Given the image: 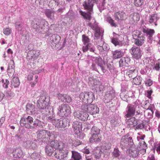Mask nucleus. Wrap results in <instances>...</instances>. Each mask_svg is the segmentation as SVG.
I'll use <instances>...</instances> for the list:
<instances>
[{
	"mask_svg": "<svg viewBox=\"0 0 160 160\" xmlns=\"http://www.w3.org/2000/svg\"><path fill=\"white\" fill-rule=\"evenodd\" d=\"M14 62L13 60H11L8 64V66L7 70L8 71L9 69H14L15 66L14 65Z\"/></svg>",
	"mask_w": 160,
	"mask_h": 160,
	"instance_id": "56",
	"label": "nucleus"
},
{
	"mask_svg": "<svg viewBox=\"0 0 160 160\" xmlns=\"http://www.w3.org/2000/svg\"><path fill=\"white\" fill-rule=\"evenodd\" d=\"M132 82L136 85H139L141 84L142 81L141 77H135L133 78Z\"/></svg>",
	"mask_w": 160,
	"mask_h": 160,
	"instance_id": "49",
	"label": "nucleus"
},
{
	"mask_svg": "<svg viewBox=\"0 0 160 160\" xmlns=\"http://www.w3.org/2000/svg\"><path fill=\"white\" fill-rule=\"evenodd\" d=\"M108 22L110 24L112 27H116L117 24L114 22V21L111 17H108L107 18Z\"/></svg>",
	"mask_w": 160,
	"mask_h": 160,
	"instance_id": "52",
	"label": "nucleus"
},
{
	"mask_svg": "<svg viewBox=\"0 0 160 160\" xmlns=\"http://www.w3.org/2000/svg\"><path fill=\"white\" fill-rule=\"evenodd\" d=\"M72 101V99L69 95L66 94L65 95L64 99L63 100V102L70 103Z\"/></svg>",
	"mask_w": 160,
	"mask_h": 160,
	"instance_id": "55",
	"label": "nucleus"
},
{
	"mask_svg": "<svg viewBox=\"0 0 160 160\" xmlns=\"http://www.w3.org/2000/svg\"><path fill=\"white\" fill-rule=\"evenodd\" d=\"M63 121V128H64L69 125V120L67 118L62 119Z\"/></svg>",
	"mask_w": 160,
	"mask_h": 160,
	"instance_id": "53",
	"label": "nucleus"
},
{
	"mask_svg": "<svg viewBox=\"0 0 160 160\" xmlns=\"http://www.w3.org/2000/svg\"><path fill=\"white\" fill-rule=\"evenodd\" d=\"M142 31L144 33L146 34L147 36L148 37V42L150 43H151L152 42L151 38L155 32L154 30L153 29H149L144 26L142 27Z\"/></svg>",
	"mask_w": 160,
	"mask_h": 160,
	"instance_id": "17",
	"label": "nucleus"
},
{
	"mask_svg": "<svg viewBox=\"0 0 160 160\" xmlns=\"http://www.w3.org/2000/svg\"><path fill=\"white\" fill-rule=\"evenodd\" d=\"M33 122V118L30 116L26 117H24L21 118L20 123L21 126H24L25 128H29L31 124Z\"/></svg>",
	"mask_w": 160,
	"mask_h": 160,
	"instance_id": "14",
	"label": "nucleus"
},
{
	"mask_svg": "<svg viewBox=\"0 0 160 160\" xmlns=\"http://www.w3.org/2000/svg\"><path fill=\"white\" fill-rule=\"evenodd\" d=\"M130 61V58L128 57L121 58L119 61V65L120 67L127 66L128 62Z\"/></svg>",
	"mask_w": 160,
	"mask_h": 160,
	"instance_id": "35",
	"label": "nucleus"
},
{
	"mask_svg": "<svg viewBox=\"0 0 160 160\" xmlns=\"http://www.w3.org/2000/svg\"><path fill=\"white\" fill-rule=\"evenodd\" d=\"M7 72L8 73V76L10 77H12L13 75L15 72L14 69H9V71L7 70Z\"/></svg>",
	"mask_w": 160,
	"mask_h": 160,
	"instance_id": "64",
	"label": "nucleus"
},
{
	"mask_svg": "<svg viewBox=\"0 0 160 160\" xmlns=\"http://www.w3.org/2000/svg\"><path fill=\"white\" fill-rule=\"evenodd\" d=\"M139 151L137 148H131L130 149V155L133 158L136 157L138 155Z\"/></svg>",
	"mask_w": 160,
	"mask_h": 160,
	"instance_id": "44",
	"label": "nucleus"
},
{
	"mask_svg": "<svg viewBox=\"0 0 160 160\" xmlns=\"http://www.w3.org/2000/svg\"><path fill=\"white\" fill-rule=\"evenodd\" d=\"M59 4L58 1L55 0H52L50 1L49 4V5L51 6V7H52L55 5L58 6Z\"/></svg>",
	"mask_w": 160,
	"mask_h": 160,
	"instance_id": "59",
	"label": "nucleus"
},
{
	"mask_svg": "<svg viewBox=\"0 0 160 160\" xmlns=\"http://www.w3.org/2000/svg\"><path fill=\"white\" fill-rule=\"evenodd\" d=\"M112 54L113 58L116 59L120 58L123 56L124 53L121 50H116L112 52Z\"/></svg>",
	"mask_w": 160,
	"mask_h": 160,
	"instance_id": "38",
	"label": "nucleus"
},
{
	"mask_svg": "<svg viewBox=\"0 0 160 160\" xmlns=\"http://www.w3.org/2000/svg\"><path fill=\"white\" fill-rule=\"evenodd\" d=\"M71 159L72 160H82V156L81 154L77 152L72 151Z\"/></svg>",
	"mask_w": 160,
	"mask_h": 160,
	"instance_id": "34",
	"label": "nucleus"
},
{
	"mask_svg": "<svg viewBox=\"0 0 160 160\" xmlns=\"http://www.w3.org/2000/svg\"><path fill=\"white\" fill-rule=\"evenodd\" d=\"M145 38L144 35L141 36L140 38H138L135 40L134 44L138 46H142L144 42Z\"/></svg>",
	"mask_w": 160,
	"mask_h": 160,
	"instance_id": "40",
	"label": "nucleus"
},
{
	"mask_svg": "<svg viewBox=\"0 0 160 160\" xmlns=\"http://www.w3.org/2000/svg\"><path fill=\"white\" fill-rule=\"evenodd\" d=\"M113 34L114 37H115V35L118 36V37H116V38H114L112 39V42L115 46H117L118 45L119 46H122V45H125L124 42L123 41H121L119 40V37H120V35H117L115 33L113 32Z\"/></svg>",
	"mask_w": 160,
	"mask_h": 160,
	"instance_id": "22",
	"label": "nucleus"
},
{
	"mask_svg": "<svg viewBox=\"0 0 160 160\" xmlns=\"http://www.w3.org/2000/svg\"><path fill=\"white\" fill-rule=\"evenodd\" d=\"M143 128L146 131H148L150 130L151 127L148 123L144 124Z\"/></svg>",
	"mask_w": 160,
	"mask_h": 160,
	"instance_id": "63",
	"label": "nucleus"
},
{
	"mask_svg": "<svg viewBox=\"0 0 160 160\" xmlns=\"http://www.w3.org/2000/svg\"><path fill=\"white\" fill-rule=\"evenodd\" d=\"M24 146L27 149L33 150L35 149L37 147L35 142L30 140L26 141L24 143Z\"/></svg>",
	"mask_w": 160,
	"mask_h": 160,
	"instance_id": "27",
	"label": "nucleus"
},
{
	"mask_svg": "<svg viewBox=\"0 0 160 160\" xmlns=\"http://www.w3.org/2000/svg\"><path fill=\"white\" fill-rule=\"evenodd\" d=\"M31 157L33 160H40L41 158L40 154L36 152L32 153L31 155Z\"/></svg>",
	"mask_w": 160,
	"mask_h": 160,
	"instance_id": "47",
	"label": "nucleus"
},
{
	"mask_svg": "<svg viewBox=\"0 0 160 160\" xmlns=\"http://www.w3.org/2000/svg\"><path fill=\"white\" fill-rule=\"evenodd\" d=\"M129 52L132 55V57L137 60L141 58L142 54V51L140 48L136 46H133L129 50Z\"/></svg>",
	"mask_w": 160,
	"mask_h": 160,
	"instance_id": "11",
	"label": "nucleus"
},
{
	"mask_svg": "<svg viewBox=\"0 0 160 160\" xmlns=\"http://www.w3.org/2000/svg\"><path fill=\"white\" fill-rule=\"evenodd\" d=\"M56 133L54 132H50L45 130H40L38 132V139L42 142H48L49 145L51 140L56 138Z\"/></svg>",
	"mask_w": 160,
	"mask_h": 160,
	"instance_id": "4",
	"label": "nucleus"
},
{
	"mask_svg": "<svg viewBox=\"0 0 160 160\" xmlns=\"http://www.w3.org/2000/svg\"><path fill=\"white\" fill-rule=\"evenodd\" d=\"M128 126L129 128H132L136 126L138 124L137 120L134 117L129 119L127 121Z\"/></svg>",
	"mask_w": 160,
	"mask_h": 160,
	"instance_id": "33",
	"label": "nucleus"
},
{
	"mask_svg": "<svg viewBox=\"0 0 160 160\" xmlns=\"http://www.w3.org/2000/svg\"><path fill=\"white\" fill-rule=\"evenodd\" d=\"M79 97L83 102L89 103H91L95 98L94 94L92 92H82Z\"/></svg>",
	"mask_w": 160,
	"mask_h": 160,
	"instance_id": "9",
	"label": "nucleus"
},
{
	"mask_svg": "<svg viewBox=\"0 0 160 160\" xmlns=\"http://www.w3.org/2000/svg\"><path fill=\"white\" fill-rule=\"evenodd\" d=\"M56 141H58L55 140V139L51 140V141H50L49 145H48V142L47 143V145L46 146L45 150L46 154L48 156H51L52 155L53 153V154H54L55 152H53V148H54V147L51 144V142L52 141L54 142Z\"/></svg>",
	"mask_w": 160,
	"mask_h": 160,
	"instance_id": "19",
	"label": "nucleus"
},
{
	"mask_svg": "<svg viewBox=\"0 0 160 160\" xmlns=\"http://www.w3.org/2000/svg\"><path fill=\"white\" fill-rule=\"evenodd\" d=\"M134 92H135L133 91H131L128 92L125 95H121V98L123 100L128 102L130 98H133L135 97V95L134 94Z\"/></svg>",
	"mask_w": 160,
	"mask_h": 160,
	"instance_id": "29",
	"label": "nucleus"
},
{
	"mask_svg": "<svg viewBox=\"0 0 160 160\" xmlns=\"http://www.w3.org/2000/svg\"><path fill=\"white\" fill-rule=\"evenodd\" d=\"M19 84L20 82L18 78L17 77L14 76L11 83V85L12 87H18Z\"/></svg>",
	"mask_w": 160,
	"mask_h": 160,
	"instance_id": "39",
	"label": "nucleus"
},
{
	"mask_svg": "<svg viewBox=\"0 0 160 160\" xmlns=\"http://www.w3.org/2000/svg\"><path fill=\"white\" fill-rule=\"evenodd\" d=\"M99 111V109L97 106L92 104L89 105L88 113L93 115L98 113Z\"/></svg>",
	"mask_w": 160,
	"mask_h": 160,
	"instance_id": "30",
	"label": "nucleus"
},
{
	"mask_svg": "<svg viewBox=\"0 0 160 160\" xmlns=\"http://www.w3.org/2000/svg\"><path fill=\"white\" fill-rule=\"evenodd\" d=\"M121 153L118 148H116L114 149L113 151L112 152V155L114 158H119L120 156Z\"/></svg>",
	"mask_w": 160,
	"mask_h": 160,
	"instance_id": "48",
	"label": "nucleus"
},
{
	"mask_svg": "<svg viewBox=\"0 0 160 160\" xmlns=\"http://www.w3.org/2000/svg\"><path fill=\"white\" fill-rule=\"evenodd\" d=\"M43 124V123L41 121L36 119L33 122V125H30L29 128L33 129L37 128L40 127L42 126Z\"/></svg>",
	"mask_w": 160,
	"mask_h": 160,
	"instance_id": "37",
	"label": "nucleus"
},
{
	"mask_svg": "<svg viewBox=\"0 0 160 160\" xmlns=\"http://www.w3.org/2000/svg\"><path fill=\"white\" fill-rule=\"evenodd\" d=\"M100 132V129L94 126L91 129V135L93 134H97L98 135L99 134Z\"/></svg>",
	"mask_w": 160,
	"mask_h": 160,
	"instance_id": "50",
	"label": "nucleus"
},
{
	"mask_svg": "<svg viewBox=\"0 0 160 160\" xmlns=\"http://www.w3.org/2000/svg\"><path fill=\"white\" fill-rule=\"evenodd\" d=\"M88 83L90 85L92 86H96L95 88L97 91L100 92L104 91L107 88L106 87H104L102 84H97V81L91 78L89 79Z\"/></svg>",
	"mask_w": 160,
	"mask_h": 160,
	"instance_id": "16",
	"label": "nucleus"
},
{
	"mask_svg": "<svg viewBox=\"0 0 160 160\" xmlns=\"http://www.w3.org/2000/svg\"><path fill=\"white\" fill-rule=\"evenodd\" d=\"M94 24L93 25L92 23H88V25L93 30L95 31L94 33V37H97L99 36V35H101L104 32V30L100 27L98 26L97 23L96 22L95 20L94 19Z\"/></svg>",
	"mask_w": 160,
	"mask_h": 160,
	"instance_id": "15",
	"label": "nucleus"
},
{
	"mask_svg": "<svg viewBox=\"0 0 160 160\" xmlns=\"http://www.w3.org/2000/svg\"><path fill=\"white\" fill-rule=\"evenodd\" d=\"M69 142L70 143L72 144V145L75 146H78L81 144L80 142L76 141L74 140L69 139Z\"/></svg>",
	"mask_w": 160,
	"mask_h": 160,
	"instance_id": "57",
	"label": "nucleus"
},
{
	"mask_svg": "<svg viewBox=\"0 0 160 160\" xmlns=\"http://www.w3.org/2000/svg\"><path fill=\"white\" fill-rule=\"evenodd\" d=\"M90 142L92 143L94 142H98L101 141V139L98 137V135L96 134L92 135L91 137L89 139Z\"/></svg>",
	"mask_w": 160,
	"mask_h": 160,
	"instance_id": "43",
	"label": "nucleus"
},
{
	"mask_svg": "<svg viewBox=\"0 0 160 160\" xmlns=\"http://www.w3.org/2000/svg\"><path fill=\"white\" fill-rule=\"evenodd\" d=\"M114 16L116 20H123L127 18V16L125 12L123 11H119L114 13Z\"/></svg>",
	"mask_w": 160,
	"mask_h": 160,
	"instance_id": "26",
	"label": "nucleus"
},
{
	"mask_svg": "<svg viewBox=\"0 0 160 160\" xmlns=\"http://www.w3.org/2000/svg\"><path fill=\"white\" fill-rule=\"evenodd\" d=\"M101 35H102V34L99 35V36H98V37H94L95 43L97 45V46H98V45L102 46L104 42L102 38L101 37Z\"/></svg>",
	"mask_w": 160,
	"mask_h": 160,
	"instance_id": "42",
	"label": "nucleus"
},
{
	"mask_svg": "<svg viewBox=\"0 0 160 160\" xmlns=\"http://www.w3.org/2000/svg\"><path fill=\"white\" fill-rule=\"evenodd\" d=\"M11 29L9 28H7L3 30L4 33L6 35H9L11 33Z\"/></svg>",
	"mask_w": 160,
	"mask_h": 160,
	"instance_id": "62",
	"label": "nucleus"
},
{
	"mask_svg": "<svg viewBox=\"0 0 160 160\" xmlns=\"http://www.w3.org/2000/svg\"><path fill=\"white\" fill-rule=\"evenodd\" d=\"M12 154L14 158H17L22 157L23 155V153L21 148H16L13 149Z\"/></svg>",
	"mask_w": 160,
	"mask_h": 160,
	"instance_id": "32",
	"label": "nucleus"
},
{
	"mask_svg": "<svg viewBox=\"0 0 160 160\" xmlns=\"http://www.w3.org/2000/svg\"><path fill=\"white\" fill-rule=\"evenodd\" d=\"M82 41L83 43L82 48L84 52H86L88 50H89L91 52H94L95 48L93 45L89 43V39L88 37L85 35H83L82 36Z\"/></svg>",
	"mask_w": 160,
	"mask_h": 160,
	"instance_id": "7",
	"label": "nucleus"
},
{
	"mask_svg": "<svg viewBox=\"0 0 160 160\" xmlns=\"http://www.w3.org/2000/svg\"><path fill=\"white\" fill-rule=\"evenodd\" d=\"M158 19L159 17L157 14H152L149 16L148 21L152 25H155V26H157V22Z\"/></svg>",
	"mask_w": 160,
	"mask_h": 160,
	"instance_id": "28",
	"label": "nucleus"
},
{
	"mask_svg": "<svg viewBox=\"0 0 160 160\" xmlns=\"http://www.w3.org/2000/svg\"><path fill=\"white\" fill-rule=\"evenodd\" d=\"M48 40L52 46L57 47L56 46L60 40V37L57 34H53L49 37Z\"/></svg>",
	"mask_w": 160,
	"mask_h": 160,
	"instance_id": "18",
	"label": "nucleus"
},
{
	"mask_svg": "<svg viewBox=\"0 0 160 160\" xmlns=\"http://www.w3.org/2000/svg\"><path fill=\"white\" fill-rule=\"evenodd\" d=\"M134 107V106L129 104L127 107L126 112L127 114L125 116L127 118H130L133 116L136 112L137 114H139L141 111L140 110L138 109V107Z\"/></svg>",
	"mask_w": 160,
	"mask_h": 160,
	"instance_id": "12",
	"label": "nucleus"
},
{
	"mask_svg": "<svg viewBox=\"0 0 160 160\" xmlns=\"http://www.w3.org/2000/svg\"><path fill=\"white\" fill-rule=\"evenodd\" d=\"M58 113L59 115L63 117H66L71 112V110L69 106L66 104H62L59 106L58 109Z\"/></svg>",
	"mask_w": 160,
	"mask_h": 160,
	"instance_id": "10",
	"label": "nucleus"
},
{
	"mask_svg": "<svg viewBox=\"0 0 160 160\" xmlns=\"http://www.w3.org/2000/svg\"><path fill=\"white\" fill-rule=\"evenodd\" d=\"M140 102H139V100H137L132 104H131V105H132L134 106V107H138V109L140 110V108H141V105L140 104ZM137 108V107H136Z\"/></svg>",
	"mask_w": 160,
	"mask_h": 160,
	"instance_id": "61",
	"label": "nucleus"
},
{
	"mask_svg": "<svg viewBox=\"0 0 160 160\" xmlns=\"http://www.w3.org/2000/svg\"><path fill=\"white\" fill-rule=\"evenodd\" d=\"M154 147L156 149L157 152L158 153H160V142L154 143Z\"/></svg>",
	"mask_w": 160,
	"mask_h": 160,
	"instance_id": "60",
	"label": "nucleus"
},
{
	"mask_svg": "<svg viewBox=\"0 0 160 160\" xmlns=\"http://www.w3.org/2000/svg\"><path fill=\"white\" fill-rule=\"evenodd\" d=\"M26 110L27 112L29 114L33 115L35 113H39V112H36L34 105L32 104H27L26 105Z\"/></svg>",
	"mask_w": 160,
	"mask_h": 160,
	"instance_id": "24",
	"label": "nucleus"
},
{
	"mask_svg": "<svg viewBox=\"0 0 160 160\" xmlns=\"http://www.w3.org/2000/svg\"><path fill=\"white\" fill-rule=\"evenodd\" d=\"M120 147L122 149L127 148L133 145V141L131 137H128V135L123 136L120 141Z\"/></svg>",
	"mask_w": 160,
	"mask_h": 160,
	"instance_id": "8",
	"label": "nucleus"
},
{
	"mask_svg": "<svg viewBox=\"0 0 160 160\" xmlns=\"http://www.w3.org/2000/svg\"><path fill=\"white\" fill-rule=\"evenodd\" d=\"M115 96V91L112 89L109 91L107 92L104 96L105 102L108 103L110 102L114 98Z\"/></svg>",
	"mask_w": 160,
	"mask_h": 160,
	"instance_id": "23",
	"label": "nucleus"
},
{
	"mask_svg": "<svg viewBox=\"0 0 160 160\" xmlns=\"http://www.w3.org/2000/svg\"><path fill=\"white\" fill-rule=\"evenodd\" d=\"M143 3L142 0H134V4L137 7H139L142 5Z\"/></svg>",
	"mask_w": 160,
	"mask_h": 160,
	"instance_id": "58",
	"label": "nucleus"
},
{
	"mask_svg": "<svg viewBox=\"0 0 160 160\" xmlns=\"http://www.w3.org/2000/svg\"><path fill=\"white\" fill-rule=\"evenodd\" d=\"M72 127L75 133L78 136H79L80 138L82 139L84 135L82 133L81 134L80 133L82 129L81 123L78 121L74 122L72 124Z\"/></svg>",
	"mask_w": 160,
	"mask_h": 160,
	"instance_id": "13",
	"label": "nucleus"
},
{
	"mask_svg": "<svg viewBox=\"0 0 160 160\" xmlns=\"http://www.w3.org/2000/svg\"><path fill=\"white\" fill-rule=\"evenodd\" d=\"M16 29L18 31H21L23 28V25L21 20H18L15 23Z\"/></svg>",
	"mask_w": 160,
	"mask_h": 160,
	"instance_id": "46",
	"label": "nucleus"
},
{
	"mask_svg": "<svg viewBox=\"0 0 160 160\" xmlns=\"http://www.w3.org/2000/svg\"><path fill=\"white\" fill-rule=\"evenodd\" d=\"M100 0H87L85 1L83 5L85 9L88 10V12L79 11L80 14L83 17V18L88 21L90 20L91 18V15L93 13L92 8L94 3H97Z\"/></svg>",
	"mask_w": 160,
	"mask_h": 160,
	"instance_id": "3",
	"label": "nucleus"
},
{
	"mask_svg": "<svg viewBox=\"0 0 160 160\" xmlns=\"http://www.w3.org/2000/svg\"><path fill=\"white\" fill-rule=\"evenodd\" d=\"M137 70L134 67H128L127 70L126 75L129 78H132L137 75Z\"/></svg>",
	"mask_w": 160,
	"mask_h": 160,
	"instance_id": "21",
	"label": "nucleus"
},
{
	"mask_svg": "<svg viewBox=\"0 0 160 160\" xmlns=\"http://www.w3.org/2000/svg\"><path fill=\"white\" fill-rule=\"evenodd\" d=\"M37 52L33 50L29 51L27 55V59L28 60H32L36 58L39 55V54L36 53Z\"/></svg>",
	"mask_w": 160,
	"mask_h": 160,
	"instance_id": "25",
	"label": "nucleus"
},
{
	"mask_svg": "<svg viewBox=\"0 0 160 160\" xmlns=\"http://www.w3.org/2000/svg\"><path fill=\"white\" fill-rule=\"evenodd\" d=\"M49 97L43 94L41 95L39 99L37 101V107L40 109V112L44 114L46 116H49L51 113L52 114V108L49 105Z\"/></svg>",
	"mask_w": 160,
	"mask_h": 160,
	"instance_id": "1",
	"label": "nucleus"
},
{
	"mask_svg": "<svg viewBox=\"0 0 160 160\" xmlns=\"http://www.w3.org/2000/svg\"><path fill=\"white\" fill-rule=\"evenodd\" d=\"M91 58L92 62L91 68L92 70L99 72L96 65L95 64V63L97 65L98 67L100 68L103 73H104L106 72V70L104 67V65H105L104 62L101 58L99 56L98 57H91Z\"/></svg>",
	"mask_w": 160,
	"mask_h": 160,
	"instance_id": "5",
	"label": "nucleus"
},
{
	"mask_svg": "<svg viewBox=\"0 0 160 160\" xmlns=\"http://www.w3.org/2000/svg\"><path fill=\"white\" fill-rule=\"evenodd\" d=\"M54 116L55 115L53 111L52 114L51 113L49 116H47V121L51 122L56 127L58 128L59 125L58 124L60 122V119H55L54 118Z\"/></svg>",
	"mask_w": 160,
	"mask_h": 160,
	"instance_id": "20",
	"label": "nucleus"
},
{
	"mask_svg": "<svg viewBox=\"0 0 160 160\" xmlns=\"http://www.w3.org/2000/svg\"><path fill=\"white\" fill-rule=\"evenodd\" d=\"M48 24V22L43 19L36 20L32 23L33 29L35 31L39 33L42 32V30L47 28Z\"/></svg>",
	"mask_w": 160,
	"mask_h": 160,
	"instance_id": "6",
	"label": "nucleus"
},
{
	"mask_svg": "<svg viewBox=\"0 0 160 160\" xmlns=\"http://www.w3.org/2000/svg\"><path fill=\"white\" fill-rule=\"evenodd\" d=\"M153 112L151 108L147 109L144 112V115L145 117L149 119L152 117Z\"/></svg>",
	"mask_w": 160,
	"mask_h": 160,
	"instance_id": "41",
	"label": "nucleus"
},
{
	"mask_svg": "<svg viewBox=\"0 0 160 160\" xmlns=\"http://www.w3.org/2000/svg\"><path fill=\"white\" fill-rule=\"evenodd\" d=\"M102 153V151L100 148H98L95 149L93 151L92 158L93 157L96 160L99 159Z\"/></svg>",
	"mask_w": 160,
	"mask_h": 160,
	"instance_id": "31",
	"label": "nucleus"
},
{
	"mask_svg": "<svg viewBox=\"0 0 160 160\" xmlns=\"http://www.w3.org/2000/svg\"><path fill=\"white\" fill-rule=\"evenodd\" d=\"M54 148L58 149L59 151L55 152L52 157L54 156L57 159L63 160L66 159L68 153V150L65 147V144L60 141H52L51 142Z\"/></svg>",
	"mask_w": 160,
	"mask_h": 160,
	"instance_id": "2",
	"label": "nucleus"
},
{
	"mask_svg": "<svg viewBox=\"0 0 160 160\" xmlns=\"http://www.w3.org/2000/svg\"><path fill=\"white\" fill-rule=\"evenodd\" d=\"M89 105H88L86 104H82L81 107V112H88Z\"/></svg>",
	"mask_w": 160,
	"mask_h": 160,
	"instance_id": "51",
	"label": "nucleus"
},
{
	"mask_svg": "<svg viewBox=\"0 0 160 160\" xmlns=\"http://www.w3.org/2000/svg\"><path fill=\"white\" fill-rule=\"evenodd\" d=\"M141 32L138 31H134L132 32V36L133 39L136 40L138 38H140L141 36H144Z\"/></svg>",
	"mask_w": 160,
	"mask_h": 160,
	"instance_id": "45",
	"label": "nucleus"
},
{
	"mask_svg": "<svg viewBox=\"0 0 160 160\" xmlns=\"http://www.w3.org/2000/svg\"><path fill=\"white\" fill-rule=\"evenodd\" d=\"M54 12L53 10L49 9H46L44 11V13L47 17L51 20H53L54 18Z\"/></svg>",
	"mask_w": 160,
	"mask_h": 160,
	"instance_id": "36",
	"label": "nucleus"
},
{
	"mask_svg": "<svg viewBox=\"0 0 160 160\" xmlns=\"http://www.w3.org/2000/svg\"><path fill=\"white\" fill-rule=\"evenodd\" d=\"M88 115L86 112H81L80 119L83 121H85L88 119Z\"/></svg>",
	"mask_w": 160,
	"mask_h": 160,
	"instance_id": "54",
	"label": "nucleus"
}]
</instances>
